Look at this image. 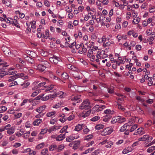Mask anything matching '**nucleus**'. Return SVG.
Returning <instances> with one entry per match:
<instances>
[{
    "instance_id": "1",
    "label": "nucleus",
    "mask_w": 155,
    "mask_h": 155,
    "mask_svg": "<svg viewBox=\"0 0 155 155\" xmlns=\"http://www.w3.org/2000/svg\"><path fill=\"white\" fill-rule=\"evenodd\" d=\"M96 58L95 60L100 65H103L106 63V65L107 67H110L111 64L109 62H107V59L105 58L108 57V54L105 53L104 50H98L95 55Z\"/></svg>"
},
{
    "instance_id": "2",
    "label": "nucleus",
    "mask_w": 155,
    "mask_h": 155,
    "mask_svg": "<svg viewBox=\"0 0 155 155\" xmlns=\"http://www.w3.org/2000/svg\"><path fill=\"white\" fill-rule=\"evenodd\" d=\"M37 60L40 61L41 63L38 65L37 64H34V67L35 69L38 70L42 72L44 71L46 68H49L51 67L50 64L47 61L43 60L39 57L37 58Z\"/></svg>"
},
{
    "instance_id": "3",
    "label": "nucleus",
    "mask_w": 155,
    "mask_h": 155,
    "mask_svg": "<svg viewBox=\"0 0 155 155\" xmlns=\"http://www.w3.org/2000/svg\"><path fill=\"white\" fill-rule=\"evenodd\" d=\"M64 92L61 91L58 92L57 93L54 94L53 95L49 94L45 97H41V100L43 101H46L48 100H51L55 97L58 96L60 98H62L64 97L63 94Z\"/></svg>"
},
{
    "instance_id": "4",
    "label": "nucleus",
    "mask_w": 155,
    "mask_h": 155,
    "mask_svg": "<svg viewBox=\"0 0 155 155\" xmlns=\"http://www.w3.org/2000/svg\"><path fill=\"white\" fill-rule=\"evenodd\" d=\"M97 51H95L94 49H91L88 50L87 56L90 58V60L92 61H95V55L97 53Z\"/></svg>"
},
{
    "instance_id": "5",
    "label": "nucleus",
    "mask_w": 155,
    "mask_h": 155,
    "mask_svg": "<svg viewBox=\"0 0 155 155\" xmlns=\"http://www.w3.org/2000/svg\"><path fill=\"white\" fill-rule=\"evenodd\" d=\"M91 107L90 105V102L88 99L84 100L79 107L81 109H89L91 108Z\"/></svg>"
},
{
    "instance_id": "6",
    "label": "nucleus",
    "mask_w": 155,
    "mask_h": 155,
    "mask_svg": "<svg viewBox=\"0 0 155 155\" xmlns=\"http://www.w3.org/2000/svg\"><path fill=\"white\" fill-rule=\"evenodd\" d=\"M113 131L111 127H106L101 132V134L103 136H105L110 134Z\"/></svg>"
},
{
    "instance_id": "7",
    "label": "nucleus",
    "mask_w": 155,
    "mask_h": 155,
    "mask_svg": "<svg viewBox=\"0 0 155 155\" xmlns=\"http://www.w3.org/2000/svg\"><path fill=\"white\" fill-rule=\"evenodd\" d=\"M49 61L52 63L56 64L59 62H61V60L58 57L56 56L53 55L49 58Z\"/></svg>"
},
{
    "instance_id": "8",
    "label": "nucleus",
    "mask_w": 155,
    "mask_h": 155,
    "mask_svg": "<svg viewBox=\"0 0 155 155\" xmlns=\"http://www.w3.org/2000/svg\"><path fill=\"white\" fill-rule=\"evenodd\" d=\"M153 139L152 137H150L148 135H145L143 137L139 138L138 139L139 141H145L148 140V141H151Z\"/></svg>"
},
{
    "instance_id": "9",
    "label": "nucleus",
    "mask_w": 155,
    "mask_h": 155,
    "mask_svg": "<svg viewBox=\"0 0 155 155\" xmlns=\"http://www.w3.org/2000/svg\"><path fill=\"white\" fill-rule=\"evenodd\" d=\"M105 108L106 106L105 105H102L99 106L98 105H96L93 108V109L94 111H99L102 110Z\"/></svg>"
},
{
    "instance_id": "10",
    "label": "nucleus",
    "mask_w": 155,
    "mask_h": 155,
    "mask_svg": "<svg viewBox=\"0 0 155 155\" xmlns=\"http://www.w3.org/2000/svg\"><path fill=\"white\" fill-rule=\"evenodd\" d=\"M144 133V132L143 128L141 127L138 128L134 133V135H137L138 134H142Z\"/></svg>"
},
{
    "instance_id": "11",
    "label": "nucleus",
    "mask_w": 155,
    "mask_h": 155,
    "mask_svg": "<svg viewBox=\"0 0 155 155\" xmlns=\"http://www.w3.org/2000/svg\"><path fill=\"white\" fill-rule=\"evenodd\" d=\"M84 126L83 124H78L75 126L74 130L75 131L79 132L82 129Z\"/></svg>"
},
{
    "instance_id": "12",
    "label": "nucleus",
    "mask_w": 155,
    "mask_h": 155,
    "mask_svg": "<svg viewBox=\"0 0 155 155\" xmlns=\"http://www.w3.org/2000/svg\"><path fill=\"white\" fill-rule=\"evenodd\" d=\"M2 49L5 54L7 56H9L11 54V51L7 47L4 46H3L2 47Z\"/></svg>"
},
{
    "instance_id": "13",
    "label": "nucleus",
    "mask_w": 155,
    "mask_h": 155,
    "mask_svg": "<svg viewBox=\"0 0 155 155\" xmlns=\"http://www.w3.org/2000/svg\"><path fill=\"white\" fill-rule=\"evenodd\" d=\"M46 107V106L45 105H43L37 108L35 110L39 113H41L45 110Z\"/></svg>"
},
{
    "instance_id": "14",
    "label": "nucleus",
    "mask_w": 155,
    "mask_h": 155,
    "mask_svg": "<svg viewBox=\"0 0 155 155\" xmlns=\"http://www.w3.org/2000/svg\"><path fill=\"white\" fill-rule=\"evenodd\" d=\"M65 134H61L55 137V140L57 141H60L62 140L65 138Z\"/></svg>"
},
{
    "instance_id": "15",
    "label": "nucleus",
    "mask_w": 155,
    "mask_h": 155,
    "mask_svg": "<svg viewBox=\"0 0 155 155\" xmlns=\"http://www.w3.org/2000/svg\"><path fill=\"white\" fill-rule=\"evenodd\" d=\"M72 75L75 79L77 80H79L81 78L80 75L79 73L76 70L73 72Z\"/></svg>"
},
{
    "instance_id": "16",
    "label": "nucleus",
    "mask_w": 155,
    "mask_h": 155,
    "mask_svg": "<svg viewBox=\"0 0 155 155\" xmlns=\"http://www.w3.org/2000/svg\"><path fill=\"white\" fill-rule=\"evenodd\" d=\"M16 77L17 78H20L23 80L27 79L28 78V76L27 75H24L23 73H18L15 74Z\"/></svg>"
},
{
    "instance_id": "17",
    "label": "nucleus",
    "mask_w": 155,
    "mask_h": 155,
    "mask_svg": "<svg viewBox=\"0 0 155 155\" xmlns=\"http://www.w3.org/2000/svg\"><path fill=\"white\" fill-rule=\"evenodd\" d=\"M42 121L41 119H38L35 120L33 123V125L35 126H38Z\"/></svg>"
},
{
    "instance_id": "18",
    "label": "nucleus",
    "mask_w": 155,
    "mask_h": 155,
    "mask_svg": "<svg viewBox=\"0 0 155 155\" xmlns=\"http://www.w3.org/2000/svg\"><path fill=\"white\" fill-rule=\"evenodd\" d=\"M58 116L59 117H61V118L59 119V120L62 123H64L65 122L66 120V119L65 118V115L64 114H58Z\"/></svg>"
},
{
    "instance_id": "19",
    "label": "nucleus",
    "mask_w": 155,
    "mask_h": 155,
    "mask_svg": "<svg viewBox=\"0 0 155 155\" xmlns=\"http://www.w3.org/2000/svg\"><path fill=\"white\" fill-rule=\"evenodd\" d=\"M63 105V103L62 101H60L55 104L53 106V108H54L57 109L60 107L61 106Z\"/></svg>"
},
{
    "instance_id": "20",
    "label": "nucleus",
    "mask_w": 155,
    "mask_h": 155,
    "mask_svg": "<svg viewBox=\"0 0 155 155\" xmlns=\"http://www.w3.org/2000/svg\"><path fill=\"white\" fill-rule=\"evenodd\" d=\"M132 150V149L130 147H128L124 149L122 153L124 154H126L131 152Z\"/></svg>"
},
{
    "instance_id": "21",
    "label": "nucleus",
    "mask_w": 155,
    "mask_h": 155,
    "mask_svg": "<svg viewBox=\"0 0 155 155\" xmlns=\"http://www.w3.org/2000/svg\"><path fill=\"white\" fill-rule=\"evenodd\" d=\"M7 133L8 134L11 135L13 134L15 132V127H11L7 129Z\"/></svg>"
},
{
    "instance_id": "22",
    "label": "nucleus",
    "mask_w": 155,
    "mask_h": 155,
    "mask_svg": "<svg viewBox=\"0 0 155 155\" xmlns=\"http://www.w3.org/2000/svg\"><path fill=\"white\" fill-rule=\"evenodd\" d=\"M87 51V49L85 48L84 47L83 45L81 44V48L79 49L78 53L80 54H82L83 53Z\"/></svg>"
},
{
    "instance_id": "23",
    "label": "nucleus",
    "mask_w": 155,
    "mask_h": 155,
    "mask_svg": "<svg viewBox=\"0 0 155 155\" xmlns=\"http://www.w3.org/2000/svg\"><path fill=\"white\" fill-rule=\"evenodd\" d=\"M127 38V36L126 35H119L117 36L116 38L119 41L121 39L125 40Z\"/></svg>"
},
{
    "instance_id": "24",
    "label": "nucleus",
    "mask_w": 155,
    "mask_h": 155,
    "mask_svg": "<svg viewBox=\"0 0 155 155\" xmlns=\"http://www.w3.org/2000/svg\"><path fill=\"white\" fill-rule=\"evenodd\" d=\"M91 113V111L90 110H88L87 111H84L82 114L81 116L82 117L85 118L88 116Z\"/></svg>"
},
{
    "instance_id": "25",
    "label": "nucleus",
    "mask_w": 155,
    "mask_h": 155,
    "mask_svg": "<svg viewBox=\"0 0 155 155\" xmlns=\"http://www.w3.org/2000/svg\"><path fill=\"white\" fill-rule=\"evenodd\" d=\"M114 42L108 41L107 42H103V46L104 48L108 47L110 46L111 44H113Z\"/></svg>"
},
{
    "instance_id": "26",
    "label": "nucleus",
    "mask_w": 155,
    "mask_h": 155,
    "mask_svg": "<svg viewBox=\"0 0 155 155\" xmlns=\"http://www.w3.org/2000/svg\"><path fill=\"white\" fill-rule=\"evenodd\" d=\"M65 147V146L64 144H61L59 145L58 147H57V151L60 152Z\"/></svg>"
},
{
    "instance_id": "27",
    "label": "nucleus",
    "mask_w": 155,
    "mask_h": 155,
    "mask_svg": "<svg viewBox=\"0 0 155 155\" xmlns=\"http://www.w3.org/2000/svg\"><path fill=\"white\" fill-rule=\"evenodd\" d=\"M114 113V111L110 109H106L104 111V113L108 115H112Z\"/></svg>"
},
{
    "instance_id": "28",
    "label": "nucleus",
    "mask_w": 155,
    "mask_h": 155,
    "mask_svg": "<svg viewBox=\"0 0 155 155\" xmlns=\"http://www.w3.org/2000/svg\"><path fill=\"white\" fill-rule=\"evenodd\" d=\"M49 150L50 151L56 150L57 151V146L56 144H52L50 146Z\"/></svg>"
},
{
    "instance_id": "29",
    "label": "nucleus",
    "mask_w": 155,
    "mask_h": 155,
    "mask_svg": "<svg viewBox=\"0 0 155 155\" xmlns=\"http://www.w3.org/2000/svg\"><path fill=\"white\" fill-rule=\"evenodd\" d=\"M128 126H129V125L127 124H125L123 126H122L120 129V132H123L127 129Z\"/></svg>"
},
{
    "instance_id": "30",
    "label": "nucleus",
    "mask_w": 155,
    "mask_h": 155,
    "mask_svg": "<svg viewBox=\"0 0 155 155\" xmlns=\"http://www.w3.org/2000/svg\"><path fill=\"white\" fill-rule=\"evenodd\" d=\"M18 21L12 20V21H11L12 24V25L15 26L16 27L18 28H20V26L19 25V24L18 22Z\"/></svg>"
},
{
    "instance_id": "31",
    "label": "nucleus",
    "mask_w": 155,
    "mask_h": 155,
    "mask_svg": "<svg viewBox=\"0 0 155 155\" xmlns=\"http://www.w3.org/2000/svg\"><path fill=\"white\" fill-rule=\"evenodd\" d=\"M140 18L138 17H134L132 22L135 24H137L140 21Z\"/></svg>"
},
{
    "instance_id": "32",
    "label": "nucleus",
    "mask_w": 155,
    "mask_h": 155,
    "mask_svg": "<svg viewBox=\"0 0 155 155\" xmlns=\"http://www.w3.org/2000/svg\"><path fill=\"white\" fill-rule=\"evenodd\" d=\"M113 144V143L111 141H109L108 140L105 147L107 148H110L111 147Z\"/></svg>"
},
{
    "instance_id": "33",
    "label": "nucleus",
    "mask_w": 155,
    "mask_h": 155,
    "mask_svg": "<svg viewBox=\"0 0 155 155\" xmlns=\"http://www.w3.org/2000/svg\"><path fill=\"white\" fill-rule=\"evenodd\" d=\"M91 12H89L87 15H85L84 18V19L85 21H87L88 19L91 18Z\"/></svg>"
},
{
    "instance_id": "34",
    "label": "nucleus",
    "mask_w": 155,
    "mask_h": 155,
    "mask_svg": "<svg viewBox=\"0 0 155 155\" xmlns=\"http://www.w3.org/2000/svg\"><path fill=\"white\" fill-rule=\"evenodd\" d=\"M118 123H121L125 121V118L124 117H122L120 116H118Z\"/></svg>"
},
{
    "instance_id": "35",
    "label": "nucleus",
    "mask_w": 155,
    "mask_h": 155,
    "mask_svg": "<svg viewBox=\"0 0 155 155\" xmlns=\"http://www.w3.org/2000/svg\"><path fill=\"white\" fill-rule=\"evenodd\" d=\"M93 137V136L92 135H89L85 136L84 138V140H85L89 141Z\"/></svg>"
},
{
    "instance_id": "36",
    "label": "nucleus",
    "mask_w": 155,
    "mask_h": 155,
    "mask_svg": "<svg viewBox=\"0 0 155 155\" xmlns=\"http://www.w3.org/2000/svg\"><path fill=\"white\" fill-rule=\"evenodd\" d=\"M73 135H71L66 138V141L68 142H71L74 140Z\"/></svg>"
},
{
    "instance_id": "37",
    "label": "nucleus",
    "mask_w": 155,
    "mask_h": 155,
    "mask_svg": "<svg viewBox=\"0 0 155 155\" xmlns=\"http://www.w3.org/2000/svg\"><path fill=\"white\" fill-rule=\"evenodd\" d=\"M2 3L5 4V5L7 6L8 7H10L11 6V2L8 1H6L5 0H2Z\"/></svg>"
},
{
    "instance_id": "38",
    "label": "nucleus",
    "mask_w": 155,
    "mask_h": 155,
    "mask_svg": "<svg viewBox=\"0 0 155 155\" xmlns=\"http://www.w3.org/2000/svg\"><path fill=\"white\" fill-rule=\"evenodd\" d=\"M17 78L15 74L12 76L9 77V79L8 80L9 82L12 81Z\"/></svg>"
},
{
    "instance_id": "39",
    "label": "nucleus",
    "mask_w": 155,
    "mask_h": 155,
    "mask_svg": "<svg viewBox=\"0 0 155 155\" xmlns=\"http://www.w3.org/2000/svg\"><path fill=\"white\" fill-rule=\"evenodd\" d=\"M104 127V126L102 124H99L96 125L95 126V128L96 130H99L103 128Z\"/></svg>"
},
{
    "instance_id": "40",
    "label": "nucleus",
    "mask_w": 155,
    "mask_h": 155,
    "mask_svg": "<svg viewBox=\"0 0 155 155\" xmlns=\"http://www.w3.org/2000/svg\"><path fill=\"white\" fill-rule=\"evenodd\" d=\"M155 150V146H152L149 147L147 150V152L151 153Z\"/></svg>"
},
{
    "instance_id": "41",
    "label": "nucleus",
    "mask_w": 155,
    "mask_h": 155,
    "mask_svg": "<svg viewBox=\"0 0 155 155\" xmlns=\"http://www.w3.org/2000/svg\"><path fill=\"white\" fill-rule=\"evenodd\" d=\"M118 116H116V117H113L112 119V120L111 121V123L114 124L117 122H118Z\"/></svg>"
},
{
    "instance_id": "42",
    "label": "nucleus",
    "mask_w": 155,
    "mask_h": 155,
    "mask_svg": "<svg viewBox=\"0 0 155 155\" xmlns=\"http://www.w3.org/2000/svg\"><path fill=\"white\" fill-rule=\"evenodd\" d=\"M16 14H19V17L21 18H24L25 17V15L22 13H20L19 11H17L15 12Z\"/></svg>"
},
{
    "instance_id": "43",
    "label": "nucleus",
    "mask_w": 155,
    "mask_h": 155,
    "mask_svg": "<svg viewBox=\"0 0 155 155\" xmlns=\"http://www.w3.org/2000/svg\"><path fill=\"white\" fill-rule=\"evenodd\" d=\"M45 144L44 143H42L38 144L36 147V148L38 150L42 148L45 146Z\"/></svg>"
},
{
    "instance_id": "44",
    "label": "nucleus",
    "mask_w": 155,
    "mask_h": 155,
    "mask_svg": "<svg viewBox=\"0 0 155 155\" xmlns=\"http://www.w3.org/2000/svg\"><path fill=\"white\" fill-rule=\"evenodd\" d=\"M90 131V130L88 129L87 126H86L83 130V134H87Z\"/></svg>"
},
{
    "instance_id": "45",
    "label": "nucleus",
    "mask_w": 155,
    "mask_h": 155,
    "mask_svg": "<svg viewBox=\"0 0 155 155\" xmlns=\"http://www.w3.org/2000/svg\"><path fill=\"white\" fill-rule=\"evenodd\" d=\"M108 56L110 60L112 63H115L116 60L114 59V58L112 54H110Z\"/></svg>"
},
{
    "instance_id": "46",
    "label": "nucleus",
    "mask_w": 155,
    "mask_h": 155,
    "mask_svg": "<svg viewBox=\"0 0 155 155\" xmlns=\"http://www.w3.org/2000/svg\"><path fill=\"white\" fill-rule=\"evenodd\" d=\"M149 82H148L147 84L149 86H151L153 83V81H152V78L151 77H150L149 78H147Z\"/></svg>"
},
{
    "instance_id": "47",
    "label": "nucleus",
    "mask_w": 155,
    "mask_h": 155,
    "mask_svg": "<svg viewBox=\"0 0 155 155\" xmlns=\"http://www.w3.org/2000/svg\"><path fill=\"white\" fill-rule=\"evenodd\" d=\"M61 77L64 79H67L69 77L68 74L66 73H63L61 75Z\"/></svg>"
},
{
    "instance_id": "48",
    "label": "nucleus",
    "mask_w": 155,
    "mask_h": 155,
    "mask_svg": "<svg viewBox=\"0 0 155 155\" xmlns=\"http://www.w3.org/2000/svg\"><path fill=\"white\" fill-rule=\"evenodd\" d=\"M68 128V125H66L64 126L62 129H61V130L60 131V133H63L65 132L67 130V129Z\"/></svg>"
},
{
    "instance_id": "49",
    "label": "nucleus",
    "mask_w": 155,
    "mask_h": 155,
    "mask_svg": "<svg viewBox=\"0 0 155 155\" xmlns=\"http://www.w3.org/2000/svg\"><path fill=\"white\" fill-rule=\"evenodd\" d=\"M56 113V112L55 111H52L51 112H48L47 113L46 116L48 117H50L54 115Z\"/></svg>"
},
{
    "instance_id": "50",
    "label": "nucleus",
    "mask_w": 155,
    "mask_h": 155,
    "mask_svg": "<svg viewBox=\"0 0 155 155\" xmlns=\"http://www.w3.org/2000/svg\"><path fill=\"white\" fill-rule=\"evenodd\" d=\"M54 86L53 85H51L46 87V91H48L51 90L54 88Z\"/></svg>"
},
{
    "instance_id": "51",
    "label": "nucleus",
    "mask_w": 155,
    "mask_h": 155,
    "mask_svg": "<svg viewBox=\"0 0 155 155\" xmlns=\"http://www.w3.org/2000/svg\"><path fill=\"white\" fill-rule=\"evenodd\" d=\"M24 131L23 130H20L19 132H18L16 133V135L18 137H21L23 134Z\"/></svg>"
},
{
    "instance_id": "52",
    "label": "nucleus",
    "mask_w": 155,
    "mask_h": 155,
    "mask_svg": "<svg viewBox=\"0 0 155 155\" xmlns=\"http://www.w3.org/2000/svg\"><path fill=\"white\" fill-rule=\"evenodd\" d=\"M100 119V117L98 116H95L91 119V120L92 121H96Z\"/></svg>"
},
{
    "instance_id": "53",
    "label": "nucleus",
    "mask_w": 155,
    "mask_h": 155,
    "mask_svg": "<svg viewBox=\"0 0 155 155\" xmlns=\"http://www.w3.org/2000/svg\"><path fill=\"white\" fill-rule=\"evenodd\" d=\"M36 21H33L31 22H30V24L31 25V27L33 29H35L36 28L35 24Z\"/></svg>"
},
{
    "instance_id": "54",
    "label": "nucleus",
    "mask_w": 155,
    "mask_h": 155,
    "mask_svg": "<svg viewBox=\"0 0 155 155\" xmlns=\"http://www.w3.org/2000/svg\"><path fill=\"white\" fill-rule=\"evenodd\" d=\"M57 121V119L56 118H54L53 119H51L50 121V123L51 124H54Z\"/></svg>"
},
{
    "instance_id": "55",
    "label": "nucleus",
    "mask_w": 155,
    "mask_h": 155,
    "mask_svg": "<svg viewBox=\"0 0 155 155\" xmlns=\"http://www.w3.org/2000/svg\"><path fill=\"white\" fill-rule=\"evenodd\" d=\"M137 127V125L136 124H135L133 125L130 129V131L131 132H133L135 130Z\"/></svg>"
},
{
    "instance_id": "56",
    "label": "nucleus",
    "mask_w": 155,
    "mask_h": 155,
    "mask_svg": "<svg viewBox=\"0 0 155 155\" xmlns=\"http://www.w3.org/2000/svg\"><path fill=\"white\" fill-rule=\"evenodd\" d=\"M22 116L21 113H16L14 114V117L15 118H18Z\"/></svg>"
},
{
    "instance_id": "57",
    "label": "nucleus",
    "mask_w": 155,
    "mask_h": 155,
    "mask_svg": "<svg viewBox=\"0 0 155 155\" xmlns=\"http://www.w3.org/2000/svg\"><path fill=\"white\" fill-rule=\"evenodd\" d=\"M48 151V149L47 148H45L42 150L41 153L42 154L44 155L47 153Z\"/></svg>"
},
{
    "instance_id": "58",
    "label": "nucleus",
    "mask_w": 155,
    "mask_h": 155,
    "mask_svg": "<svg viewBox=\"0 0 155 155\" xmlns=\"http://www.w3.org/2000/svg\"><path fill=\"white\" fill-rule=\"evenodd\" d=\"M65 10L67 12L70 13L72 12V9L71 8L67 6L65 8Z\"/></svg>"
},
{
    "instance_id": "59",
    "label": "nucleus",
    "mask_w": 155,
    "mask_h": 155,
    "mask_svg": "<svg viewBox=\"0 0 155 155\" xmlns=\"http://www.w3.org/2000/svg\"><path fill=\"white\" fill-rule=\"evenodd\" d=\"M15 60L17 61L18 62H20L22 64H23L25 63L24 61L23 60H22L20 58H16L15 59Z\"/></svg>"
},
{
    "instance_id": "60",
    "label": "nucleus",
    "mask_w": 155,
    "mask_h": 155,
    "mask_svg": "<svg viewBox=\"0 0 155 155\" xmlns=\"http://www.w3.org/2000/svg\"><path fill=\"white\" fill-rule=\"evenodd\" d=\"M132 15L133 18L136 17L137 15V12L134 10H132Z\"/></svg>"
},
{
    "instance_id": "61",
    "label": "nucleus",
    "mask_w": 155,
    "mask_h": 155,
    "mask_svg": "<svg viewBox=\"0 0 155 155\" xmlns=\"http://www.w3.org/2000/svg\"><path fill=\"white\" fill-rule=\"evenodd\" d=\"M131 13L130 12H127L126 14V18L127 19H129L131 15Z\"/></svg>"
},
{
    "instance_id": "62",
    "label": "nucleus",
    "mask_w": 155,
    "mask_h": 155,
    "mask_svg": "<svg viewBox=\"0 0 155 155\" xmlns=\"http://www.w3.org/2000/svg\"><path fill=\"white\" fill-rule=\"evenodd\" d=\"M128 25V22L127 21H125L123 22L122 24V26L123 28H126Z\"/></svg>"
},
{
    "instance_id": "63",
    "label": "nucleus",
    "mask_w": 155,
    "mask_h": 155,
    "mask_svg": "<svg viewBox=\"0 0 155 155\" xmlns=\"http://www.w3.org/2000/svg\"><path fill=\"white\" fill-rule=\"evenodd\" d=\"M48 129L47 128H45L42 129L40 132V134H44L47 132Z\"/></svg>"
},
{
    "instance_id": "64",
    "label": "nucleus",
    "mask_w": 155,
    "mask_h": 155,
    "mask_svg": "<svg viewBox=\"0 0 155 155\" xmlns=\"http://www.w3.org/2000/svg\"><path fill=\"white\" fill-rule=\"evenodd\" d=\"M155 11V7L153 6H151L149 9V12H150L152 13L154 12Z\"/></svg>"
}]
</instances>
